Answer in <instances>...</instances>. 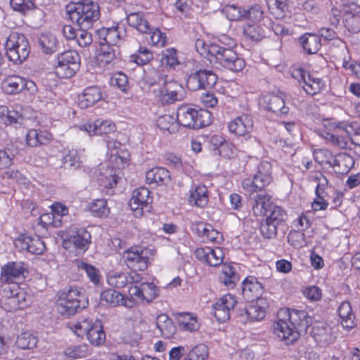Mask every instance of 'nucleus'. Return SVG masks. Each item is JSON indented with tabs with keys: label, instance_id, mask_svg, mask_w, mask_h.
I'll use <instances>...</instances> for the list:
<instances>
[{
	"label": "nucleus",
	"instance_id": "7ed1b4c3",
	"mask_svg": "<svg viewBox=\"0 0 360 360\" xmlns=\"http://www.w3.org/2000/svg\"><path fill=\"white\" fill-rule=\"evenodd\" d=\"M57 309L67 317L72 316L86 307L88 301L77 287L69 286L58 291Z\"/></svg>",
	"mask_w": 360,
	"mask_h": 360
},
{
	"label": "nucleus",
	"instance_id": "39448f33",
	"mask_svg": "<svg viewBox=\"0 0 360 360\" xmlns=\"http://www.w3.org/2000/svg\"><path fill=\"white\" fill-rule=\"evenodd\" d=\"M5 48L8 58L16 64L22 63L30 53L27 39L22 34H11L5 43Z\"/></svg>",
	"mask_w": 360,
	"mask_h": 360
},
{
	"label": "nucleus",
	"instance_id": "c9c22d12",
	"mask_svg": "<svg viewBox=\"0 0 360 360\" xmlns=\"http://www.w3.org/2000/svg\"><path fill=\"white\" fill-rule=\"evenodd\" d=\"M86 338L89 342L95 346H99L105 342V333L100 320L96 319L92 321V324L87 332Z\"/></svg>",
	"mask_w": 360,
	"mask_h": 360
},
{
	"label": "nucleus",
	"instance_id": "864d4df0",
	"mask_svg": "<svg viewBox=\"0 0 360 360\" xmlns=\"http://www.w3.org/2000/svg\"><path fill=\"white\" fill-rule=\"evenodd\" d=\"M269 4L271 13L277 19L285 18L289 11L287 0H269Z\"/></svg>",
	"mask_w": 360,
	"mask_h": 360
},
{
	"label": "nucleus",
	"instance_id": "412c9836",
	"mask_svg": "<svg viewBox=\"0 0 360 360\" xmlns=\"http://www.w3.org/2000/svg\"><path fill=\"white\" fill-rule=\"evenodd\" d=\"M0 295L8 300L9 304L13 305V308L24 307L23 302L25 301V293L20 290L15 284H5L1 287Z\"/></svg>",
	"mask_w": 360,
	"mask_h": 360
},
{
	"label": "nucleus",
	"instance_id": "6e6552de",
	"mask_svg": "<svg viewBox=\"0 0 360 360\" xmlns=\"http://www.w3.org/2000/svg\"><path fill=\"white\" fill-rule=\"evenodd\" d=\"M80 68V56L74 51H67L58 56L55 73L60 78H70Z\"/></svg>",
	"mask_w": 360,
	"mask_h": 360
},
{
	"label": "nucleus",
	"instance_id": "5701e85b",
	"mask_svg": "<svg viewBox=\"0 0 360 360\" xmlns=\"http://www.w3.org/2000/svg\"><path fill=\"white\" fill-rule=\"evenodd\" d=\"M253 128V121L252 117L243 114L236 117L229 124V129L231 133L236 136H243L251 132Z\"/></svg>",
	"mask_w": 360,
	"mask_h": 360
},
{
	"label": "nucleus",
	"instance_id": "6e6d98bb",
	"mask_svg": "<svg viewBox=\"0 0 360 360\" xmlns=\"http://www.w3.org/2000/svg\"><path fill=\"white\" fill-rule=\"evenodd\" d=\"M226 18L231 21H238L245 18V9L234 4L227 5L223 10Z\"/></svg>",
	"mask_w": 360,
	"mask_h": 360
},
{
	"label": "nucleus",
	"instance_id": "e2e57ef3",
	"mask_svg": "<svg viewBox=\"0 0 360 360\" xmlns=\"http://www.w3.org/2000/svg\"><path fill=\"white\" fill-rule=\"evenodd\" d=\"M314 179L317 182L315 191L316 198H325L327 195L326 189L328 187V180L322 173L317 174Z\"/></svg>",
	"mask_w": 360,
	"mask_h": 360
},
{
	"label": "nucleus",
	"instance_id": "473e14b6",
	"mask_svg": "<svg viewBox=\"0 0 360 360\" xmlns=\"http://www.w3.org/2000/svg\"><path fill=\"white\" fill-rule=\"evenodd\" d=\"M146 179L149 184H167L170 181L169 172L164 167H155L146 172Z\"/></svg>",
	"mask_w": 360,
	"mask_h": 360
},
{
	"label": "nucleus",
	"instance_id": "3c124183",
	"mask_svg": "<svg viewBox=\"0 0 360 360\" xmlns=\"http://www.w3.org/2000/svg\"><path fill=\"white\" fill-rule=\"evenodd\" d=\"M343 22L347 30L352 34L360 32V15L347 11L343 14Z\"/></svg>",
	"mask_w": 360,
	"mask_h": 360
},
{
	"label": "nucleus",
	"instance_id": "c756f323",
	"mask_svg": "<svg viewBox=\"0 0 360 360\" xmlns=\"http://www.w3.org/2000/svg\"><path fill=\"white\" fill-rule=\"evenodd\" d=\"M299 43L307 54H315L321 47L319 35L312 33H305L299 38Z\"/></svg>",
	"mask_w": 360,
	"mask_h": 360
},
{
	"label": "nucleus",
	"instance_id": "72a5a7b5",
	"mask_svg": "<svg viewBox=\"0 0 360 360\" xmlns=\"http://www.w3.org/2000/svg\"><path fill=\"white\" fill-rule=\"evenodd\" d=\"M207 189L204 185H197L190 191L188 201L191 205L204 207L208 202Z\"/></svg>",
	"mask_w": 360,
	"mask_h": 360
},
{
	"label": "nucleus",
	"instance_id": "9d476101",
	"mask_svg": "<svg viewBox=\"0 0 360 360\" xmlns=\"http://www.w3.org/2000/svg\"><path fill=\"white\" fill-rule=\"evenodd\" d=\"M161 86L157 96L162 104H172L176 101H182L185 97V91L178 82L173 79L167 78Z\"/></svg>",
	"mask_w": 360,
	"mask_h": 360
},
{
	"label": "nucleus",
	"instance_id": "ea45409f",
	"mask_svg": "<svg viewBox=\"0 0 360 360\" xmlns=\"http://www.w3.org/2000/svg\"><path fill=\"white\" fill-rule=\"evenodd\" d=\"M239 280L240 277L236 272L235 266L226 264L222 265L221 272L219 276L221 283L229 288H233Z\"/></svg>",
	"mask_w": 360,
	"mask_h": 360
},
{
	"label": "nucleus",
	"instance_id": "bf43d9fd",
	"mask_svg": "<svg viewBox=\"0 0 360 360\" xmlns=\"http://www.w3.org/2000/svg\"><path fill=\"white\" fill-rule=\"evenodd\" d=\"M63 164L65 167L76 169L81 167L82 162L80 156L76 150H69L63 157Z\"/></svg>",
	"mask_w": 360,
	"mask_h": 360
},
{
	"label": "nucleus",
	"instance_id": "f257e3e1",
	"mask_svg": "<svg viewBox=\"0 0 360 360\" xmlns=\"http://www.w3.org/2000/svg\"><path fill=\"white\" fill-rule=\"evenodd\" d=\"M288 323L279 319L274 324V333L287 345L296 341L301 333H307L313 322L312 317L304 310L288 309L287 311Z\"/></svg>",
	"mask_w": 360,
	"mask_h": 360
},
{
	"label": "nucleus",
	"instance_id": "4be33fe9",
	"mask_svg": "<svg viewBox=\"0 0 360 360\" xmlns=\"http://www.w3.org/2000/svg\"><path fill=\"white\" fill-rule=\"evenodd\" d=\"M102 99V93L98 86H90L85 88L78 96V105L86 109L95 105Z\"/></svg>",
	"mask_w": 360,
	"mask_h": 360
},
{
	"label": "nucleus",
	"instance_id": "cd10ccee",
	"mask_svg": "<svg viewBox=\"0 0 360 360\" xmlns=\"http://www.w3.org/2000/svg\"><path fill=\"white\" fill-rule=\"evenodd\" d=\"M198 110L190 106L179 107L176 112V119L179 124L188 128L195 129Z\"/></svg>",
	"mask_w": 360,
	"mask_h": 360
},
{
	"label": "nucleus",
	"instance_id": "a18cd8bd",
	"mask_svg": "<svg viewBox=\"0 0 360 360\" xmlns=\"http://www.w3.org/2000/svg\"><path fill=\"white\" fill-rule=\"evenodd\" d=\"M39 44L43 52L52 54L58 50V41L56 37L52 34H43L39 39Z\"/></svg>",
	"mask_w": 360,
	"mask_h": 360
},
{
	"label": "nucleus",
	"instance_id": "c03bdc74",
	"mask_svg": "<svg viewBox=\"0 0 360 360\" xmlns=\"http://www.w3.org/2000/svg\"><path fill=\"white\" fill-rule=\"evenodd\" d=\"M179 328L185 332H194L199 329L200 325L196 317L189 313L178 314Z\"/></svg>",
	"mask_w": 360,
	"mask_h": 360
},
{
	"label": "nucleus",
	"instance_id": "20e7f679",
	"mask_svg": "<svg viewBox=\"0 0 360 360\" xmlns=\"http://www.w3.org/2000/svg\"><path fill=\"white\" fill-rule=\"evenodd\" d=\"M211 49L212 57L210 62H214L219 66L232 71L240 72L245 66L243 58L238 56V53L233 49L226 48L219 44Z\"/></svg>",
	"mask_w": 360,
	"mask_h": 360
},
{
	"label": "nucleus",
	"instance_id": "4d7b16f0",
	"mask_svg": "<svg viewBox=\"0 0 360 360\" xmlns=\"http://www.w3.org/2000/svg\"><path fill=\"white\" fill-rule=\"evenodd\" d=\"M160 62L162 65L175 68L179 64L177 57V51L174 48L167 49L162 51Z\"/></svg>",
	"mask_w": 360,
	"mask_h": 360
},
{
	"label": "nucleus",
	"instance_id": "1a4fd4ad",
	"mask_svg": "<svg viewBox=\"0 0 360 360\" xmlns=\"http://www.w3.org/2000/svg\"><path fill=\"white\" fill-rule=\"evenodd\" d=\"M3 91L9 95L17 94L27 90L32 94L37 91V86L34 82L27 80L18 75H8L1 82Z\"/></svg>",
	"mask_w": 360,
	"mask_h": 360
},
{
	"label": "nucleus",
	"instance_id": "6ab92c4d",
	"mask_svg": "<svg viewBox=\"0 0 360 360\" xmlns=\"http://www.w3.org/2000/svg\"><path fill=\"white\" fill-rule=\"evenodd\" d=\"M79 129L85 131L90 136L107 135L116 131L115 124L110 120L98 119L94 122H87L79 126Z\"/></svg>",
	"mask_w": 360,
	"mask_h": 360
},
{
	"label": "nucleus",
	"instance_id": "f8f14e48",
	"mask_svg": "<svg viewBox=\"0 0 360 360\" xmlns=\"http://www.w3.org/2000/svg\"><path fill=\"white\" fill-rule=\"evenodd\" d=\"M236 304V298L231 294H226L218 300L213 305L214 315L217 320L221 323L229 320Z\"/></svg>",
	"mask_w": 360,
	"mask_h": 360
},
{
	"label": "nucleus",
	"instance_id": "9b49d317",
	"mask_svg": "<svg viewBox=\"0 0 360 360\" xmlns=\"http://www.w3.org/2000/svg\"><path fill=\"white\" fill-rule=\"evenodd\" d=\"M249 304L247 307L240 309L238 313L239 321L243 323L248 322L258 321L262 320L269 307L266 299H258L255 302Z\"/></svg>",
	"mask_w": 360,
	"mask_h": 360
},
{
	"label": "nucleus",
	"instance_id": "8fccbe9b",
	"mask_svg": "<svg viewBox=\"0 0 360 360\" xmlns=\"http://www.w3.org/2000/svg\"><path fill=\"white\" fill-rule=\"evenodd\" d=\"M314 158L319 165H328L334 167L338 165V160L327 149H317L314 152Z\"/></svg>",
	"mask_w": 360,
	"mask_h": 360
},
{
	"label": "nucleus",
	"instance_id": "37998d69",
	"mask_svg": "<svg viewBox=\"0 0 360 360\" xmlns=\"http://www.w3.org/2000/svg\"><path fill=\"white\" fill-rule=\"evenodd\" d=\"M338 313L344 328L351 329L356 326L355 316L349 302H343L338 308Z\"/></svg>",
	"mask_w": 360,
	"mask_h": 360
},
{
	"label": "nucleus",
	"instance_id": "f704fd0d",
	"mask_svg": "<svg viewBox=\"0 0 360 360\" xmlns=\"http://www.w3.org/2000/svg\"><path fill=\"white\" fill-rule=\"evenodd\" d=\"M300 74L304 83L303 89L307 94H316L325 87L324 82L321 79L306 74L304 71H300Z\"/></svg>",
	"mask_w": 360,
	"mask_h": 360
},
{
	"label": "nucleus",
	"instance_id": "2eb2a0df",
	"mask_svg": "<svg viewBox=\"0 0 360 360\" xmlns=\"http://www.w3.org/2000/svg\"><path fill=\"white\" fill-rule=\"evenodd\" d=\"M15 245L20 250H26L34 255H41L46 250L44 242L38 236L21 234L15 239Z\"/></svg>",
	"mask_w": 360,
	"mask_h": 360
},
{
	"label": "nucleus",
	"instance_id": "aec40b11",
	"mask_svg": "<svg viewBox=\"0 0 360 360\" xmlns=\"http://www.w3.org/2000/svg\"><path fill=\"white\" fill-rule=\"evenodd\" d=\"M150 191L148 188L141 187L134 190L132 196L129 200V206L134 211L141 210L142 213L144 210L150 211V203L152 202V198L150 195Z\"/></svg>",
	"mask_w": 360,
	"mask_h": 360
},
{
	"label": "nucleus",
	"instance_id": "0eeeda50",
	"mask_svg": "<svg viewBox=\"0 0 360 360\" xmlns=\"http://www.w3.org/2000/svg\"><path fill=\"white\" fill-rule=\"evenodd\" d=\"M151 255L150 249L136 245L125 250L122 253V258L129 269L143 271L148 268Z\"/></svg>",
	"mask_w": 360,
	"mask_h": 360
},
{
	"label": "nucleus",
	"instance_id": "ddd939ff",
	"mask_svg": "<svg viewBox=\"0 0 360 360\" xmlns=\"http://www.w3.org/2000/svg\"><path fill=\"white\" fill-rule=\"evenodd\" d=\"M259 103L266 110L277 115L284 116L288 114L290 108L281 96L267 94L259 98Z\"/></svg>",
	"mask_w": 360,
	"mask_h": 360
},
{
	"label": "nucleus",
	"instance_id": "a878e982",
	"mask_svg": "<svg viewBox=\"0 0 360 360\" xmlns=\"http://www.w3.org/2000/svg\"><path fill=\"white\" fill-rule=\"evenodd\" d=\"M96 34L99 39L100 46H118L117 44L121 40L118 27H102L96 30Z\"/></svg>",
	"mask_w": 360,
	"mask_h": 360
},
{
	"label": "nucleus",
	"instance_id": "4468645a",
	"mask_svg": "<svg viewBox=\"0 0 360 360\" xmlns=\"http://www.w3.org/2000/svg\"><path fill=\"white\" fill-rule=\"evenodd\" d=\"M310 334L314 340L321 346H325L332 343L335 340V336L332 328L323 321H315L311 324Z\"/></svg>",
	"mask_w": 360,
	"mask_h": 360
},
{
	"label": "nucleus",
	"instance_id": "338daca9",
	"mask_svg": "<svg viewBox=\"0 0 360 360\" xmlns=\"http://www.w3.org/2000/svg\"><path fill=\"white\" fill-rule=\"evenodd\" d=\"M92 321L93 319L90 318L84 319L83 320L75 323L71 327V329L78 337L86 336L87 332L90 328V326L92 324Z\"/></svg>",
	"mask_w": 360,
	"mask_h": 360
},
{
	"label": "nucleus",
	"instance_id": "f03ea898",
	"mask_svg": "<svg viewBox=\"0 0 360 360\" xmlns=\"http://www.w3.org/2000/svg\"><path fill=\"white\" fill-rule=\"evenodd\" d=\"M69 18L79 28L90 29L101 16L100 6L92 0L72 2L66 7Z\"/></svg>",
	"mask_w": 360,
	"mask_h": 360
},
{
	"label": "nucleus",
	"instance_id": "f3484780",
	"mask_svg": "<svg viewBox=\"0 0 360 360\" xmlns=\"http://www.w3.org/2000/svg\"><path fill=\"white\" fill-rule=\"evenodd\" d=\"M264 291L262 284L255 276H248L242 283V295L248 302L264 299Z\"/></svg>",
	"mask_w": 360,
	"mask_h": 360
},
{
	"label": "nucleus",
	"instance_id": "7c9ffc66",
	"mask_svg": "<svg viewBox=\"0 0 360 360\" xmlns=\"http://www.w3.org/2000/svg\"><path fill=\"white\" fill-rule=\"evenodd\" d=\"M168 76L161 68L147 67L144 69L143 82L148 86L162 85L165 82Z\"/></svg>",
	"mask_w": 360,
	"mask_h": 360
},
{
	"label": "nucleus",
	"instance_id": "423d86ee",
	"mask_svg": "<svg viewBox=\"0 0 360 360\" xmlns=\"http://www.w3.org/2000/svg\"><path fill=\"white\" fill-rule=\"evenodd\" d=\"M271 165L269 162H262L257 167V172L253 179L247 178L242 181L243 188L249 194L262 191L272 181Z\"/></svg>",
	"mask_w": 360,
	"mask_h": 360
},
{
	"label": "nucleus",
	"instance_id": "de8ad7c7",
	"mask_svg": "<svg viewBox=\"0 0 360 360\" xmlns=\"http://www.w3.org/2000/svg\"><path fill=\"white\" fill-rule=\"evenodd\" d=\"M157 126L160 129L173 134L178 130V122L176 117L170 115H165L158 118Z\"/></svg>",
	"mask_w": 360,
	"mask_h": 360
},
{
	"label": "nucleus",
	"instance_id": "49530a36",
	"mask_svg": "<svg viewBox=\"0 0 360 360\" xmlns=\"http://www.w3.org/2000/svg\"><path fill=\"white\" fill-rule=\"evenodd\" d=\"M266 216V219L278 225L281 227L285 226V221L288 218L287 214L284 209L281 207L275 205L271 206V209L268 211L267 214H264Z\"/></svg>",
	"mask_w": 360,
	"mask_h": 360
},
{
	"label": "nucleus",
	"instance_id": "bb28decb",
	"mask_svg": "<svg viewBox=\"0 0 360 360\" xmlns=\"http://www.w3.org/2000/svg\"><path fill=\"white\" fill-rule=\"evenodd\" d=\"M127 20L129 25L136 29L141 34H148L153 30V26L141 12L128 14Z\"/></svg>",
	"mask_w": 360,
	"mask_h": 360
},
{
	"label": "nucleus",
	"instance_id": "5fc2aeb1",
	"mask_svg": "<svg viewBox=\"0 0 360 360\" xmlns=\"http://www.w3.org/2000/svg\"><path fill=\"white\" fill-rule=\"evenodd\" d=\"M88 354V346L85 344L69 347L64 351L65 356L70 360L84 358Z\"/></svg>",
	"mask_w": 360,
	"mask_h": 360
},
{
	"label": "nucleus",
	"instance_id": "2f4dec72",
	"mask_svg": "<svg viewBox=\"0 0 360 360\" xmlns=\"http://www.w3.org/2000/svg\"><path fill=\"white\" fill-rule=\"evenodd\" d=\"M155 324L163 338L170 339L176 333V328L172 320L165 314H161L156 318Z\"/></svg>",
	"mask_w": 360,
	"mask_h": 360
},
{
	"label": "nucleus",
	"instance_id": "052dcab7",
	"mask_svg": "<svg viewBox=\"0 0 360 360\" xmlns=\"http://www.w3.org/2000/svg\"><path fill=\"white\" fill-rule=\"evenodd\" d=\"M76 264L79 269L84 270L86 272L91 282L94 283H98L99 282V271L94 266L82 261H77Z\"/></svg>",
	"mask_w": 360,
	"mask_h": 360
},
{
	"label": "nucleus",
	"instance_id": "c85d7f7f",
	"mask_svg": "<svg viewBox=\"0 0 360 360\" xmlns=\"http://www.w3.org/2000/svg\"><path fill=\"white\" fill-rule=\"evenodd\" d=\"M243 34L250 39L255 41H261L266 35L269 27L263 22L247 23L243 26Z\"/></svg>",
	"mask_w": 360,
	"mask_h": 360
},
{
	"label": "nucleus",
	"instance_id": "13d9d810",
	"mask_svg": "<svg viewBox=\"0 0 360 360\" xmlns=\"http://www.w3.org/2000/svg\"><path fill=\"white\" fill-rule=\"evenodd\" d=\"M90 211L98 217H103L109 213V208L107 207V202L104 199H96L90 205Z\"/></svg>",
	"mask_w": 360,
	"mask_h": 360
},
{
	"label": "nucleus",
	"instance_id": "393cba45",
	"mask_svg": "<svg viewBox=\"0 0 360 360\" xmlns=\"http://www.w3.org/2000/svg\"><path fill=\"white\" fill-rule=\"evenodd\" d=\"M0 117L6 124L21 125L24 122V114L21 105H15L9 109L6 106H0Z\"/></svg>",
	"mask_w": 360,
	"mask_h": 360
},
{
	"label": "nucleus",
	"instance_id": "69168bd1",
	"mask_svg": "<svg viewBox=\"0 0 360 360\" xmlns=\"http://www.w3.org/2000/svg\"><path fill=\"white\" fill-rule=\"evenodd\" d=\"M217 44H207L206 42L201 39H198L195 42V47L197 52L200 54L202 56L206 58L207 60L210 61L212 57V53L211 51V49L214 48L213 46H217Z\"/></svg>",
	"mask_w": 360,
	"mask_h": 360
},
{
	"label": "nucleus",
	"instance_id": "603ef678",
	"mask_svg": "<svg viewBox=\"0 0 360 360\" xmlns=\"http://www.w3.org/2000/svg\"><path fill=\"white\" fill-rule=\"evenodd\" d=\"M17 153V149L12 146L0 149V169L11 166Z\"/></svg>",
	"mask_w": 360,
	"mask_h": 360
},
{
	"label": "nucleus",
	"instance_id": "b1692460",
	"mask_svg": "<svg viewBox=\"0 0 360 360\" xmlns=\"http://www.w3.org/2000/svg\"><path fill=\"white\" fill-rule=\"evenodd\" d=\"M259 193H256V195H250L254 200L252 205V210L255 216H262L268 213V211L271 209V206H274L271 202V195L266 192L259 191Z\"/></svg>",
	"mask_w": 360,
	"mask_h": 360
},
{
	"label": "nucleus",
	"instance_id": "0e129e2a",
	"mask_svg": "<svg viewBox=\"0 0 360 360\" xmlns=\"http://www.w3.org/2000/svg\"><path fill=\"white\" fill-rule=\"evenodd\" d=\"M202 77V89L212 88L217 82L218 77L212 70L200 69Z\"/></svg>",
	"mask_w": 360,
	"mask_h": 360
},
{
	"label": "nucleus",
	"instance_id": "a211bd4d",
	"mask_svg": "<svg viewBox=\"0 0 360 360\" xmlns=\"http://www.w3.org/2000/svg\"><path fill=\"white\" fill-rule=\"evenodd\" d=\"M91 242L90 233L84 228L77 229L72 234L69 236L68 240L63 241V247L65 249L70 248L69 245H73L76 250L85 252Z\"/></svg>",
	"mask_w": 360,
	"mask_h": 360
},
{
	"label": "nucleus",
	"instance_id": "58836bf2",
	"mask_svg": "<svg viewBox=\"0 0 360 360\" xmlns=\"http://www.w3.org/2000/svg\"><path fill=\"white\" fill-rule=\"evenodd\" d=\"M97 60L100 65L105 66L113 64L114 60L120 56L118 46L108 45L100 46Z\"/></svg>",
	"mask_w": 360,
	"mask_h": 360
},
{
	"label": "nucleus",
	"instance_id": "4c0bfd02",
	"mask_svg": "<svg viewBox=\"0 0 360 360\" xmlns=\"http://www.w3.org/2000/svg\"><path fill=\"white\" fill-rule=\"evenodd\" d=\"M104 169V167L101 165L100 167L101 175V177L100 180L102 182L103 186L106 189V193L108 194H112V189L116 186L120 177L117 174V171L113 168L109 167L108 165L106 166L105 172H102Z\"/></svg>",
	"mask_w": 360,
	"mask_h": 360
},
{
	"label": "nucleus",
	"instance_id": "774afa93",
	"mask_svg": "<svg viewBox=\"0 0 360 360\" xmlns=\"http://www.w3.org/2000/svg\"><path fill=\"white\" fill-rule=\"evenodd\" d=\"M202 83L200 70L191 72L186 79L187 88L193 91L202 89Z\"/></svg>",
	"mask_w": 360,
	"mask_h": 360
},
{
	"label": "nucleus",
	"instance_id": "09e8293b",
	"mask_svg": "<svg viewBox=\"0 0 360 360\" xmlns=\"http://www.w3.org/2000/svg\"><path fill=\"white\" fill-rule=\"evenodd\" d=\"M101 300L113 307L120 304L127 306L124 302V296L114 289L110 288L103 291L101 294Z\"/></svg>",
	"mask_w": 360,
	"mask_h": 360
},
{
	"label": "nucleus",
	"instance_id": "dca6fc26",
	"mask_svg": "<svg viewBox=\"0 0 360 360\" xmlns=\"http://www.w3.org/2000/svg\"><path fill=\"white\" fill-rule=\"evenodd\" d=\"M158 287L151 282H142L139 285H131L129 294L131 297L139 300L150 302L158 295Z\"/></svg>",
	"mask_w": 360,
	"mask_h": 360
},
{
	"label": "nucleus",
	"instance_id": "a19ab883",
	"mask_svg": "<svg viewBox=\"0 0 360 360\" xmlns=\"http://www.w3.org/2000/svg\"><path fill=\"white\" fill-rule=\"evenodd\" d=\"M52 138V135L46 131L37 129H30L27 133L26 143L31 147L47 143Z\"/></svg>",
	"mask_w": 360,
	"mask_h": 360
},
{
	"label": "nucleus",
	"instance_id": "79ce46f5",
	"mask_svg": "<svg viewBox=\"0 0 360 360\" xmlns=\"http://www.w3.org/2000/svg\"><path fill=\"white\" fill-rule=\"evenodd\" d=\"M24 266L22 262H10L1 268V278L5 281L23 275Z\"/></svg>",
	"mask_w": 360,
	"mask_h": 360
},
{
	"label": "nucleus",
	"instance_id": "680f3d73",
	"mask_svg": "<svg viewBox=\"0 0 360 360\" xmlns=\"http://www.w3.org/2000/svg\"><path fill=\"white\" fill-rule=\"evenodd\" d=\"M282 228L278 225L267 220L266 219L261 224L260 230L264 238L272 239L276 237L278 229Z\"/></svg>",
	"mask_w": 360,
	"mask_h": 360
},
{
	"label": "nucleus",
	"instance_id": "e433bc0d",
	"mask_svg": "<svg viewBox=\"0 0 360 360\" xmlns=\"http://www.w3.org/2000/svg\"><path fill=\"white\" fill-rule=\"evenodd\" d=\"M38 335L35 331L25 330L18 335L15 345L21 349H32L37 347Z\"/></svg>",
	"mask_w": 360,
	"mask_h": 360
}]
</instances>
